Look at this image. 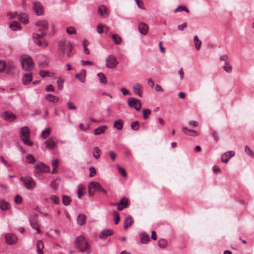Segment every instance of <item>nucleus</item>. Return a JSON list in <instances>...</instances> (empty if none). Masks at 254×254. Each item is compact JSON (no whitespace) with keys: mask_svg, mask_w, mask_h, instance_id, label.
Segmentation results:
<instances>
[{"mask_svg":"<svg viewBox=\"0 0 254 254\" xmlns=\"http://www.w3.org/2000/svg\"><path fill=\"white\" fill-rule=\"evenodd\" d=\"M118 168L119 172L121 174V175L124 177H126L127 176L126 170L120 166H118Z\"/></svg>","mask_w":254,"mask_h":254,"instance_id":"55","label":"nucleus"},{"mask_svg":"<svg viewBox=\"0 0 254 254\" xmlns=\"http://www.w3.org/2000/svg\"><path fill=\"white\" fill-rule=\"evenodd\" d=\"M44 247V243L41 240H38L36 242V248L38 254H43V250Z\"/></svg>","mask_w":254,"mask_h":254,"instance_id":"25","label":"nucleus"},{"mask_svg":"<svg viewBox=\"0 0 254 254\" xmlns=\"http://www.w3.org/2000/svg\"><path fill=\"white\" fill-rule=\"evenodd\" d=\"M121 91L124 95H127L129 94V92L125 88H122L121 89Z\"/></svg>","mask_w":254,"mask_h":254,"instance_id":"64","label":"nucleus"},{"mask_svg":"<svg viewBox=\"0 0 254 254\" xmlns=\"http://www.w3.org/2000/svg\"><path fill=\"white\" fill-rule=\"evenodd\" d=\"M127 102L130 107L135 108L137 111H139L141 108V104L140 101L134 98H129Z\"/></svg>","mask_w":254,"mask_h":254,"instance_id":"8","label":"nucleus"},{"mask_svg":"<svg viewBox=\"0 0 254 254\" xmlns=\"http://www.w3.org/2000/svg\"><path fill=\"white\" fill-rule=\"evenodd\" d=\"M85 190V187L82 185H80L78 187V197L79 198H81V197L84 195V193L83 192L84 190Z\"/></svg>","mask_w":254,"mask_h":254,"instance_id":"40","label":"nucleus"},{"mask_svg":"<svg viewBox=\"0 0 254 254\" xmlns=\"http://www.w3.org/2000/svg\"><path fill=\"white\" fill-rule=\"evenodd\" d=\"M105 26L101 23H99L97 25V32L99 34H102L103 32H104V29Z\"/></svg>","mask_w":254,"mask_h":254,"instance_id":"48","label":"nucleus"},{"mask_svg":"<svg viewBox=\"0 0 254 254\" xmlns=\"http://www.w3.org/2000/svg\"><path fill=\"white\" fill-rule=\"evenodd\" d=\"M142 88L141 84L139 83H135L133 85L132 89L135 94L138 95L139 97H142V94L140 89Z\"/></svg>","mask_w":254,"mask_h":254,"instance_id":"26","label":"nucleus"},{"mask_svg":"<svg viewBox=\"0 0 254 254\" xmlns=\"http://www.w3.org/2000/svg\"><path fill=\"white\" fill-rule=\"evenodd\" d=\"M14 201H15V203H18V204L20 203L22 201V197L20 196L17 195L15 197Z\"/></svg>","mask_w":254,"mask_h":254,"instance_id":"61","label":"nucleus"},{"mask_svg":"<svg viewBox=\"0 0 254 254\" xmlns=\"http://www.w3.org/2000/svg\"><path fill=\"white\" fill-rule=\"evenodd\" d=\"M129 206V200L126 197L122 198L117 208L118 210L121 211L124 208L127 207Z\"/></svg>","mask_w":254,"mask_h":254,"instance_id":"16","label":"nucleus"},{"mask_svg":"<svg viewBox=\"0 0 254 254\" xmlns=\"http://www.w3.org/2000/svg\"><path fill=\"white\" fill-rule=\"evenodd\" d=\"M45 145L47 148L53 149L56 147L57 143L54 140L53 138H50L45 141Z\"/></svg>","mask_w":254,"mask_h":254,"instance_id":"21","label":"nucleus"},{"mask_svg":"<svg viewBox=\"0 0 254 254\" xmlns=\"http://www.w3.org/2000/svg\"><path fill=\"white\" fill-rule=\"evenodd\" d=\"M62 201L64 205H68L69 204L71 199L68 196L64 195L63 196Z\"/></svg>","mask_w":254,"mask_h":254,"instance_id":"45","label":"nucleus"},{"mask_svg":"<svg viewBox=\"0 0 254 254\" xmlns=\"http://www.w3.org/2000/svg\"><path fill=\"white\" fill-rule=\"evenodd\" d=\"M223 69L228 73L232 71V66L227 63H226V65L223 66Z\"/></svg>","mask_w":254,"mask_h":254,"instance_id":"50","label":"nucleus"},{"mask_svg":"<svg viewBox=\"0 0 254 254\" xmlns=\"http://www.w3.org/2000/svg\"><path fill=\"white\" fill-rule=\"evenodd\" d=\"M5 242L9 245H13L17 241V237L10 233L6 234L5 236Z\"/></svg>","mask_w":254,"mask_h":254,"instance_id":"14","label":"nucleus"},{"mask_svg":"<svg viewBox=\"0 0 254 254\" xmlns=\"http://www.w3.org/2000/svg\"><path fill=\"white\" fill-rule=\"evenodd\" d=\"M138 7L142 9H144V7L143 6V2L142 0H135Z\"/></svg>","mask_w":254,"mask_h":254,"instance_id":"57","label":"nucleus"},{"mask_svg":"<svg viewBox=\"0 0 254 254\" xmlns=\"http://www.w3.org/2000/svg\"><path fill=\"white\" fill-rule=\"evenodd\" d=\"M37 30L40 33H34L33 38L34 41L39 47L45 48L48 45V42L46 40H42V38L47 35L45 30L48 29V23L46 20H40L37 21L35 24Z\"/></svg>","mask_w":254,"mask_h":254,"instance_id":"1","label":"nucleus"},{"mask_svg":"<svg viewBox=\"0 0 254 254\" xmlns=\"http://www.w3.org/2000/svg\"><path fill=\"white\" fill-rule=\"evenodd\" d=\"M18 19L21 22L24 23L25 24L28 23V16L25 13H22L19 14Z\"/></svg>","mask_w":254,"mask_h":254,"instance_id":"34","label":"nucleus"},{"mask_svg":"<svg viewBox=\"0 0 254 254\" xmlns=\"http://www.w3.org/2000/svg\"><path fill=\"white\" fill-rule=\"evenodd\" d=\"M86 216L83 214H80L77 217V222L80 225H83L86 221Z\"/></svg>","mask_w":254,"mask_h":254,"instance_id":"32","label":"nucleus"},{"mask_svg":"<svg viewBox=\"0 0 254 254\" xmlns=\"http://www.w3.org/2000/svg\"><path fill=\"white\" fill-rule=\"evenodd\" d=\"M45 98L48 101L56 103L59 101V98L58 96L53 95L51 94H47L45 95Z\"/></svg>","mask_w":254,"mask_h":254,"instance_id":"19","label":"nucleus"},{"mask_svg":"<svg viewBox=\"0 0 254 254\" xmlns=\"http://www.w3.org/2000/svg\"><path fill=\"white\" fill-rule=\"evenodd\" d=\"M66 106L69 110H76V109L74 104L71 102H67Z\"/></svg>","mask_w":254,"mask_h":254,"instance_id":"51","label":"nucleus"},{"mask_svg":"<svg viewBox=\"0 0 254 254\" xmlns=\"http://www.w3.org/2000/svg\"><path fill=\"white\" fill-rule=\"evenodd\" d=\"M6 63L4 61H0V72H2L6 68Z\"/></svg>","mask_w":254,"mask_h":254,"instance_id":"53","label":"nucleus"},{"mask_svg":"<svg viewBox=\"0 0 254 254\" xmlns=\"http://www.w3.org/2000/svg\"><path fill=\"white\" fill-rule=\"evenodd\" d=\"M142 112L144 119H148L151 114V111L149 109H143Z\"/></svg>","mask_w":254,"mask_h":254,"instance_id":"46","label":"nucleus"},{"mask_svg":"<svg viewBox=\"0 0 254 254\" xmlns=\"http://www.w3.org/2000/svg\"><path fill=\"white\" fill-rule=\"evenodd\" d=\"M134 221L133 218L130 216H128L125 220L124 221V228L127 229L130 227L133 223Z\"/></svg>","mask_w":254,"mask_h":254,"instance_id":"22","label":"nucleus"},{"mask_svg":"<svg viewBox=\"0 0 254 254\" xmlns=\"http://www.w3.org/2000/svg\"><path fill=\"white\" fill-rule=\"evenodd\" d=\"M29 221L32 228L36 229L37 233L40 234L41 232L38 224V215L36 214L30 216Z\"/></svg>","mask_w":254,"mask_h":254,"instance_id":"10","label":"nucleus"},{"mask_svg":"<svg viewBox=\"0 0 254 254\" xmlns=\"http://www.w3.org/2000/svg\"><path fill=\"white\" fill-rule=\"evenodd\" d=\"M20 180L23 182L25 187L29 190H33L36 187L35 182L29 176L21 177Z\"/></svg>","mask_w":254,"mask_h":254,"instance_id":"6","label":"nucleus"},{"mask_svg":"<svg viewBox=\"0 0 254 254\" xmlns=\"http://www.w3.org/2000/svg\"><path fill=\"white\" fill-rule=\"evenodd\" d=\"M30 130L28 127L25 126L20 130V137L24 144L28 146H32L33 142L30 139Z\"/></svg>","mask_w":254,"mask_h":254,"instance_id":"3","label":"nucleus"},{"mask_svg":"<svg viewBox=\"0 0 254 254\" xmlns=\"http://www.w3.org/2000/svg\"><path fill=\"white\" fill-rule=\"evenodd\" d=\"M51 130V129L50 127H47L42 132L41 137L44 139L47 138L50 134Z\"/></svg>","mask_w":254,"mask_h":254,"instance_id":"38","label":"nucleus"},{"mask_svg":"<svg viewBox=\"0 0 254 254\" xmlns=\"http://www.w3.org/2000/svg\"><path fill=\"white\" fill-rule=\"evenodd\" d=\"M109 155L112 159V160L114 161L116 158V154L115 152L112 151H111L109 152Z\"/></svg>","mask_w":254,"mask_h":254,"instance_id":"62","label":"nucleus"},{"mask_svg":"<svg viewBox=\"0 0 254 254\" xmlns=\"http://www.w3.org/2000/svg\"><path fill=\"white\" fill-rule=\"evenodd\" d=\"M45 90L47 92H53L54 91V88L52 85L50 84L46 86Z\"/></svg>","mask_w":254,"mask_h":254,"instance_id":"60","label":"nucleus"},{"mask_svg":"<svg viewBox=\"0 0 254 254\" xmlns=\"http://www.w3.org/2000/svg\"><path fill=\"white\" fill-rule=\"evenodd\" d=\"M100 184L98 182H93L88 185V194L89 196H92L96 191L99 190Z\"/></svg>","mask_w":254,"mask_h":254,"instance_id":"9","label":"nucleus"},{"mask_svg":"<svg viewBox=\"0 0 254 254\" xmlns=\"http://www.w3.org/2000/svg\"><path fill=\"white\" fill-rule=\"evenodd\" d=\"M140 238V242L142 244H147L150 240L149 235L145 232H143L141 234Z\"/></svg>","mask_w":254,"mask_h":254,"instance_id":"28","label":"nucleus"},{"mask_svg":"<svg viewBox=\"0 0 254 254\" xmlns=\"http://www.w3.org/2000/svg\"><path fill=\"white\" fill-rule=\"evenodd\" d=\"M66 32L69 35H72V34H75L76 33L75 29L73 27H67L66 28Z\"/></svg>","mask_w":254,"mask_h":254,"instance_id":"52","label":"nucleus"},{"mask_svg":"<svg viewBox=\"0 0 254 254\" xmlns=\"http://www.w3.org/2000/svg\"><path fill=\"white\" fill-rule=\"evenodd\" d=\"M58 48L60 52V55L63 58H69L73 55V46L69 41L65 40H61L59 42Z\"/></svg>","mask_w":254,"mask_h":254,"instance_id":"2","label":"nucleus"},{"mask_svg":"<svg viewBox=\"0 0 254 254\" xmlns=\"http://www.w3.org/2000/svg\"><path fill=\"white\" fill-rule=\"evenodd\" d=\"M33 8L37 15H42L43 13L44 8L39 2H36L33 4Z\"/></svg>","mask_w":254,"mask_h":254,"instance_id":"15","label":"nucleus"},{"mask_svg":"<svg viewBox=\"0 0 254 254\" xmlns=\"http://www.w3.org/2000/svg\"><path fill=\"white\" fill-rule=\"evenodd\" d=\"M89 171H90L89 176L90 177H93L96 174V170L94 168L90 167L89 168Z\"/></svg>","mask_w":254,"mask_h":254,"instance_id":"59","label":"nucleus"},{"mask_svg":"<svg viewBox=\"0 0 254 254\" xmlns=\"http://www.w3.org/2000/svg\"><path fill=\"white\" fill-rule=\"evenodd\" d=\"M1 117L2 119L7 122L13 121L16 119V116L13 113L8 111L3 113L1 115Z\"/></svg>","mask_w":254,"mask_h":254,"instance_id":"12","label":"nucleus"},{"mask_svg":"<svg viewBox=\"0 0 254 254\" xmlns=\"http://www.w3.org/2000/svg\"><path fill=\"white\" fill-rule=\"evenodd\" d=\"M50 199L55 204H58L60 202L59 198L55 195H52L50 197Z\"/></svg>","mask_w":254,"mask_h":254,"instance_id":"54","label":"nucleus"},{"mask_svg":"<svg viewBox=\"0 0 254 254\" xmlns=\"http://www.w3.org/2000/svg\"><path fill=\"white\" fill-rule=\"evenodd\" d=\"M185 8V6L180 5L174 10V12L176 13L180 12V11L184 10Z\"/></svg>","mask_w":254,"mask_h":254,"instance_id":"63","label":"nucleus"},{"mask_svg":"<svg viewBox=\"0 0 254 254\" xmlns=\"http://www.w3.org/2000/svg\"><path fill=\"white\" fill-rule=\"evenodd\" d=\"M0 208L3 211L8 210L10 208V205L3 199L0 200Z\"/></svg>","mask_w":254,"mask_h":254,"instance_id":"24","label":"nucleus"},{"mask_svg":"<svg viewBox=\"0 0 254 254\" xmlns=\"http://www.w3.org/2000/svg\"><path fill=\"white\" fill-rule=\"evenodd\" d=\"M39 74L43 77H45L48 76L50 74V72L48 71L41 70L39 72Z\"/></svg>","mask_w":254,"mask_h":254,"instance_id":"58","label":"nucleus"},{"mask_svg":"<svg viewBox=\"0 0 254 254\" xmlns=\"http://www.w3.org/2000/svg\"><path fill=\"white\" fill-rule=\"evenodd\" d=\"M32 73L30 71H28L27 73H26L23 75L22 78V83L23 85H27L32 81Z\"/></svg>","mask_w":254,"mask_h":254,"instance_id":"18","label":"nucleus"},{"mask_svg":"<svg viewBox=\"0 0 254 254\" xmlns=\"http://www.w3.org/2000/svg\"><path fill=\"white\" fill-rule=\"evenodd\" d=\"M106 66L109 68H114L118 64V62L116 57L113 55H110L106 60Z\"/></svg>","mask_w":254,"mask_h":254,"instance_id":"7","label":"nucleus"},{"mask_svg":"<svg viewBox=\"0 0 254 254\" xmlns=\"http://www.w3.org/2000/svg\"><path fill=\"white\" fill-rule=\"evenodd\" d=\"M168 242L164 239H159L158 241V246L161 249H164L167 246Z\"/></svg>","mask_w":254,"mask_h":254,"instance_id":"37","label":"nucleus"},{"mask_svg":"<svg viewBox=\"0 0 254 254\" xmlns=\"http://www.w3.org/2000/svg\"><path fill=\"white\" fill-rule=\"evenodd\" d=\"M107 128L108 127L107 126H100L95 129L94 134L95 135H99L100 134L103 133Z\"/></svg>","mask_w":254,"mask_h":254,"instance_id":"30","label":"nucleus"},{"mask_svg":"<svg viewBox=\"0 0 254 254\" xmlns=\"http://www.w3.org/2000/svg\"><path fill=\"white\" fill-rule=\"evenodd\" d=\"M26 161L31 164H33L36 162V159L34 156L30 154L26 155Z\"/></svg>","mask_w":254,"mask_h":254,"instance_id":"39","label":"nucleus"},{"mask_svg":"<svg viewBox=\"0 0 254 254\" xmlns=\"http://www.w3.org/2000/svg\"><path fill=\"white\" fill-rule=\"evenodd\" d=\"M123 121L121 119H119L115 121L114 127L118 130H121L123 128Z\"/></svg>","mask_w":254,"mask_h":254,"instance_id":"33","label":"nucleus"},{"mask_svg":"<svg viewBox=\"0 0 254 254\" xmlns=\"http://www.w3.org/2000/svg\"><path fill=\"white\" fill-rule=\"evenodd\" d=\"M86 72L85 70L82 69L79 73L80 75L81 76V82L82 83H84L85 81Z\"/></svg>","mask_w":254,"mask_h":254,"instance_id":"49","label":"nucleus"},{"mask_svg":"<svg viewBox=\"0 0 254 254\" xmlns=\"http://www.w3.org/2000/svg\"><path fill=\"white\" fill-rule=\"evenodd\" d=\"M182 130L185 134L190 136H196L198 135L197 132L195 130L189 129L186 127H183Z\"/></svg>","mask_w":254,"mask_h":254,"instance_id":"27","label":"nucleus"},{"mask_svg":"<svg viewBox=\"0 0 254 254\" xmlns=\"http://www.w3.org/2000/svg\"><path fill=\"white\" fill-rule=\"evenodd\" d=\"M21 63L24 69L30 71L33 67V62L31 58L28 56H23L21 58Z\"/></svg>","mask_w":254,"mask_h":254,"instance_id":"5","label":"nucleus"},{"mask_svg":"<svg viewBox=\"0 0 254 254\" xmlns=\"http://www.w3.org/2000/svg\"><path fill=\"white\" fill-rule=\"evenodd\" d=\"M15 66L12 63H8L6 65V71L8 74L13 75L14 72Z\"/></svg>","mask_w":254,"mask_h":254,"instance_id":"23","label":"nucleus"},{"mask_svg":"<svg viewBox=\"0 0 254 254\" xmlns=\"http://www.w3.org/2000/svg\"><path fill=\"white\" fill-rule=\"evenodd\" d=\"M97 76L100 78V81L101 83H102L103 84L107 83L106 77H105V76L104 75V74L103 73H102V72L99 73L98 74Z\"/></svg>","mask_w":254,"mask_h":254,"instance_id":"44","label":"nucleus"},{"mask_svg":"<svg viewBox=\"0 0 254 254\" xmlns=\"http://www.w3.org/2000/svg\"><path fill=\"white\" fill-rule=\"evenodd\" d=\"M35 171L41 173H47L49 172L50 168L43 162H39L35 166Z\"/></svg>","mask_w":254,"mask_h":254,"instance_id":"11","label":"nucleus"},{"mask_svg":"<svg viewBox=\"0 0 254 254\" xmlns=\"http://www.w3.org/2000/svg\"><path fill=\"white\" fill-rule=\"evenodd\" d=\"M113 231L112 230L108 229L102 231L99 235V237L101 239H105L107 237L113 235Z\"/></svg>","mask_w":254,"mask_h":254,"instance_id":"29","label":"nucleus"},{"mask_svg":"<svg viewBox=\"0 0 254 254\" xmlns=\"http://www.w3.org/2000/svg\"><path fill=\"white\" fill-rule=\"evenodd\" d=\"M138 30L141 34L145 35L148 32V27L145 23H140L138 25Z\"/></svg>","mask_w":254,"mask_h":254,"instance_id":"20","label":"nucleus"},{"mask_svg":"<svg viewBox=\"0 0 254 254\" xmlns=\"http://www.w3.org/2000/svg\"><path fill=\"white\" fill-rule=\"evenodd\" d=\"M92 154L94 157L96 159H98L100 157L101 150L98 147H94Z\"/></svg>","mask_w":254,"mask_h":254,"instance_id":"36","label":"nucleus"},{"mask_svg":"<svg viewBox=\"0 0 254 254\" xmlns=\"http://www.w3.org/2000/svg\"><path fill=\"white\" fill-rule=\"evenodd\" d=\"M64 80L62 79H59L57 81V85L60 90H62L63 88Z\"/></svg>","mask_w":254,"mask_h":254,"instance_id":"56","label":"nucleus"},{"mask_svg":"<svg viewBox=\"0 0 254 254\" xmlns=\"http://www.w3.org/2000/svg\"><path fill=\"white\" fill-rule=\"evenodd\" d=\"M111 38L115 44L117 45L121 44L122 40L121 37L118 34H113L112 35Z\"/></svg>","mask_w":254,"mask_h":254,"instance_id":"31","label":"nucleus"},{"mask_svg":"<svg viewBox=\"0 0 254 254\" xmlns=\"http://www.w3.org/2000/svg\"><path fill=\"white\" fill-rule=\"evenodd\" d=\"M235 153L234 151H227L222 154L221 156L222 162L227 163L229 160L235 156Z\"/></svg>","mask_w":254,"mask_h":254,"instance_id":"13","label":"nucleus"},{"mask_svg":"<svg viewBox=\"0 0 254 254\" xmlns=\"http://www.w3.org/2000/svg\"><path fill=\"white\" fill-rule=\"evenodd\" d=\"M112 214L114 218V222H115V224H118L120 220V217L119 213L118 212H117L116 211H114L112 212Z\"/></svg>","mask_w":254,"mask_h":254,"instance_id":"43","label":"nucleus"},{"mask_svg":"<svg viewBox=\"0 0 254 254\" xmlns=\"http://www.w3.org/2000/svg\"><path fill=\"white\" fill-rule=\"evenodd\" d=\"M194 42L195 48L197 50H199L200 49V45H201V41L199 40L197 36H194Z\"/></svg>","mask_w":254,"mask_h":254,"instance_id":"41","label":"nucleus"},{"mask_svg":"<svg viewBox=\"0 0 254 254\" xmlns=\"http://www.w3.org/2000/svg\"><path fill=\"white\" fill-rule=\"evenodd\" d=\"M139 124L138 122L135 121L131 123V128L134 130H138L139 128Z\"/></svg>","mask_w":254,"mask_h":254,"instance_id":"47","label":"nucleus"},{"mask_svg":"<svg viewBox=\"0 0 254 254\" xmlns=\"http://www.w3.org/2000/svg\"><path fill=\"white\" fill-rule=\"evenodd\" d=\"M245 153L252 158L254 157V152L248 146H246L245 147Z\"/></svg>","mask_w":254,"mask_h":254,"instance_id":"42","label":"nucleus"},{"mask_svg":"<svg viewBox=\"0 0 254 254\" xmlns=\"http://www.w3.org/2000/svg\"><path fill=\"white\" fill-rule=\"evenodd\" d=\"M98 12L101 16H108L109 11L107 7L104 5H101L98 7Z\"/></svg>","mask_w":254,"mask_h":254,"instance_id":"17","label":"nucleus"},{"mask_svg":"<svg viewBox=\"0 0 254 254\" xmlns=\"http://www.w3.org/2000/svg\"><path fill=\"white\" fill-rule=\"evenodd\" d=\"M74 245L81 252H85L88 248V244L82 236L76 238Z\"/></svg>","mask_w":254,"mask_h":254,"instance_id":"4","label":"nucleus"},{"mask_svg":"<svg viewBox=\"0 0 254 254\" xmlns=\"http://www.w3.org/2000/svg\"><path fill=\"white\" fill-rule=\"evenodd\" d=\"M9 27L10 29L13 31H15L17 30H20L21 29V26L19 23L16 21H13L10 25Z\"/></svg>","mask_w":254,"mask_h":254,"instance_id":"35","label":"nucleus"}]
</instances>
